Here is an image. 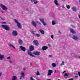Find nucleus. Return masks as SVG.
I'll list each match as a JSON object with an SVG mask.
<instances>
[{"mask_svg":"<svg viewBox=\"0 0 80 80\" xmlns=\"http://www.w3.org/2000/svg\"><path fill=\"white\" fill-rule=\"evenodd\" d=\"M14 22L16 23L17 24V26L20 29L22 28V26L21 25V23H20L16 19H14Z\"/></svg>","mask_w":80,"mask_h":80,"instance_id":"nucleus-1","label":"nucleus"},{"mask_svg":"<svg viewBox=\"0 0 80 80\" xmlns=\"http://www.w3.org/2000/svg\"><path fill=\"white\" fill-rule=\"evenodd\" d=\"M1 26L3 28L6 30H7V31H9L10 30V27L8 25H2Z\"/></svg>","mask_w":80,"mask_h":80,"instance_id":"nucleus-2","label":"nucleus"},{"mask_svg":"<svg viewBox=\"0 0 80 80\" xmlns=\"http://www.w3.org/2000/svg\"><path fill=\"white\" fill-rule=\"evenodd\" d=\"M1 7L4 11H6V10H8V8L6 7L5 6L2 4H1Z\"/></svg>","mask_w":80,"mask_h":80,"instance_id":"nucleus-3","label":"nucleus"},{"mask_svg":"<svg viewBox=\"0 0 80 80\" xmlns=\"http://www.w3.org/2000/svg\"><path fill=\"white\" fill-rule=\"evenodd\" d=\"M28 54L29 55L31 56V57H34V55L32 54V52H31V51H30V50H28Z\"/></svg>","mask_w":80,"mask_h":80,"instance_id":"nucleus-4","label":"nucleus"},{"mask_svg":"<svg viewBox=\"0 0 80 80\" xmlns=\"http://www.w3.org/2000/svg\"><path fill=\"white\" fill-rule=\"evenodd\" d=\"M12 34L13 36H17L18 35V33L17 31H13L12 32Z\"/></svg>","mask_w":80,"mask_h":80,"instance_id":"nucleus-5","label":"nucleus"},{"mask_svg":"<svg viewBox=\"0 0 80 80\" xmlns=\"http://www.w3.org/2000/svg\"><path fill=\"white\" fill-rule=\"evenodd\" d=\"M25 77V73L23 72H21L20 79H22V78H23Z\"/></svg>","mask_w":80,"mask_h":80,"instance_id":"nucleus-6","label":"nucleus"},{"mask_svg":"<svg viewBox=\"0 0 80 80\" xmlns=\"http://www.w3.org/2000/svg\"><path fill=\"white\" fill-rule=\"evenodd\" d=\"M33 43L36 46H38V42L37 40H34L33 41Z\"/></svg>","mask_w":80,"mask_h":80,"instance_id":"nucleus-7","label":"nucleus"},{"mask_svg":"<svg viewBox=\"0 0 80 80\" xmlns=\"http://www.w3.org/2000/svg\"><path fill=\"white\" fill-rule=\"evenodd\" d=\"M52 73H53V71L52 70H49L48 71V76H50V75H52Z\"/></svg>","mask_w":80,"mask_h":80,"instance_id":"nucleus-8","label":"nucleus"},{"mask_svg":"<svg viewBox=\"0 0 80 80\" xmlns=\"http://www.w3.org/2000/svg\"><path fill=\"white\" fill-rule=\"evenodd\" d=\"M54 2L57 7H58V6L59 5V4H58V1L57 0H54Z\"/></svg>","mask_w":80,"mask_h":80,"instance_id":"nucleus-9","label":"nucleus"},{"mask_svg":"<svg viewBox=\"0 0 80 80\" xmlns=\"http://www.w3.org/2000/svg\"><path fill=\"white\" fill-rule=\"evenodd\" d=\"M72 38L75 40H78V38L77 36H73L72 37Z\"/></svg>","mask_w":80,"mask_h":80,"instance_id":"nucleus-10","label":"nucleus"},{"mask_svg":"<svg viewBox=\"0 0 80 80\" xmlns=\"http://www.w3.org/2000/svg\"><path fill=\"white\" fill-rule=\"evenodd\" d=\"M48 47L46 46H44L42 47V50H47L48 49Z\"/></svg>","mask_w":80,"mask_h":80,"instance_id":"nucleus-11","label":"nucleus"},{"mask_svg":"<svg viewBox=\"0 0 80 80\" xmlns=\"http://www.w3.org/2000/svg\"><path fill=\"white\" fill-rule=\"evenodd\" d=\"M32 24L34 27H37V23L34 21H32L31 22Z\"/></svg>","mask_w":80,"mask_h":80,"instance_id":"nucleus-12","label":"nucleus"},{"mask_svg":"<svg viewBox=\"0 0 80 80\" xmlns=\"http://www.w3.org/2000/svg\"><path fill=\"white\" fill-rule=\"evenodd\" d=\"M18 43L20 45H22L23 43V41L21 39L18 40Z\"/></svg>","mask_w":80,"mask_h":80,"instance_id":"nucleus-13","label":"nucleus"},{"mask_svg":"<svg viewBox=\"0 0 80 80\" xmlns=\"http://www.w3.org/2000/svg\"><path fill=\"white\" fill-rule=\"evenodd\" d=\"M4 57H5V55L0 54V60H2L4 58Z\"/></svg>","mask_w":80,"mask_h":80,"instance_id":"nucleus-14","label":"nucleus"},{"mask_svg":"<svg viewBox=\"0 0 80 80\" xmlns=\"http://www.w3.org/2000/svg\"><path fill=\"white\" fill-rule=\"evenodd\" d=\"M33 54L35 55H39L40 54V52H36L33 53Z\"/></svg>","mask_w":80,"mask_h":80,"instance_id":"nucleus-15","label":"nucleus"},{"mask_svg":"<svg viewBox=\"0 0 80 80\" xmlns=\"http://www.w3.org/2000/svg\"><path fill=\"white\" fill-rule=\"evenodd\" d=\"M29 48L30 49L29 50L30 51H32L34 50V47H33V46L29 47Z\"/></svg>","mask_w":80,"mask_h":80,"instance_id":"nucleus-16","label":"nucleus"},{"mask_svg":"<svg viewBox=\"0 0 80 80\" xmlns=\"http://www.w3.org/2000/svg\"><path fill=\"white\" fill-rule=\"evenodd\" d=\"M72 9L74 12H77V8L75 7H73L72 8Z\"/></svg>","mask_w":80,"mask_h":80,"instance_id":"nucleus-17","label":"nucleus"},{"mask_svg":"<svg viewBox=\"0 0 80 80\" xmlns=\"http://www.w3.org/2000/svg\"><path fill=\"white\" fill-rule=\"evenodd\" d=\"M20 48H21V50H22L23 51V52H25V48L23 47V46H21L20 47Z\"/></svg>","mask_w":80,"mask_h":80,"instance_id":"nucleus-18","label":"nucleus"},{"mask_svg":"<svg viewBox=\"0 0 80 80\" xmlns=\"http://www.w3.org/2000/svg\"><path fill=\"white\" fill-rule=\"evenodd\" d=\"M70 32L72 33H75V31L72 29L71 28L70 29Z\"/></svg>","mask_w":80,"mask_h":80,"instance_id":"nucleus-19","label":"nucleus"},{"mask_svg":"<svg viewBox=\"0 0 80 80\" xmlns=\"http://www.w3.org/2000/svg\"><path fill=\"white\" fill-rule=\"evenodd\" d=\"M51 65L52 67H54V68H55L56 67V66H57V65L55 63H53Z\"/></svg>","mask_w":80,"mask_h":80,"instance_id":"nucleus-20","label":"nucleus"},{"mask_svg":"<svg viewBox=\"0 0 80 80\" xmlns=\"http://www.w3.org/2000/svg\"><path fill=\"white\" fill-rule=\"evenodd\" d=\"M39 30V32H40L42 34V35H44V31H43V30L42 29H40Z\"/></svg>","mask_w":80,"mask_h":80,"instance_id":"nucleus-21","label":"nucleus"},{"mask_svg":"<svg viewBox=\"0 0 80 80\" xmlns=\"http://www.w3.org/2000/svg\"><path fill=\"white\" fill-rule=\"evenodd\" d=\"M26 10L27 12H28L29 13H32V10H28V8H26Z\"/></svg>","mask_w":80,"mask_h":80,"instance_id":"nucleus-22","label":"nucleus"},{"mask_svg":"<svg viewBox=\"0 0 80 80\" xmlns=\"http://www.w3.org/2000/svg\"><path fill=\"white\" fill-rule=\"evenodd\" d=\"M12 80H17V77L14 76H13L12 78Z\"/></svg>","mask_w":80,"mask_h":80,"instance_id":"nucleus-23","label":"nucleus"},{"mask_svg":"<svg viewBox=\"0 0 80 80\" xmlns=\"http://www.w3.org/2000/svg\"><path fill=\"white\" fill-rule=\"evenodd\" d=\"M52 24L53 25H55L56 24V21L55 20L52 21Z\"/></svg>","mask_w":80,"mask_h":80,"instance_id":"nucleus-24","label":"nucleus"},{"mask_svg":"<svg viewBox=\"0 0 80 80\" xmlns=\"http://www.w3.org/2000/svg\"><path fill=\"white\" fill-rule=\"evenodd\" d=\"M65 65V62L62 61L61 64H60V66H63Z\"/></svg>","mask_w":80,"mask_h":80,"instance_id":"nucleus-25","label":"nucleus"},{"mask_svg":"<svg viewBox=\"0 0 80 80\" xmlns=\"http://www.w3.org/2000/svg\"><path fill=\"white\" fill-rule=\"evenodd\" d=\"M39 20H40V22H42V23H43L44 22V19H41V18H39Z\"/></svg>","mask_w":80,"mask_h":80,"instance_id":"nucleus-26","label":"nucleus"},{"mask_svg":"<svg viewBox=\"0 0 80 80\" xmlns=\"http://www.w3.org/2000/svg\"><path fill=\"white\" fill-rule=\"evenodd\" d=\"M35 74L36 75H40V73L38 71H37V72H35Z\"/></svg>","mask_w":80,"mask_h":80,"instance_id":"nucleus-27","label":"nucleus"},{"mask_svg":"<svg viewBox=\"0 0 80 80\" xmlns=\"http://www.w3.org/2000/svg\"><path fill=\"white\" fill-rule=\"evenodd\" d=\"M66 8H68V9H70V5L66 4Z\"/></svg>","mask_w":80,"mask_h":80,"instance_id":"nucleus-28","label":"nucleus"},{"mask_svg":"<svg viewBox=\"0 0 80 80\" xmlns=\"http://www.w3.org/2000/svg\"><path fill=\"white\" fill-rule=\"evenodd\" d=\"M35 35L36 36V37H40V34H39L38 33H36L35 34Z\"/></svg>","mask_w":80,"mask_h":80,"instance_id":"nucleus-29","label":"nucleus"},{"mask_svg":"<svg viewBox=\"0 0 80 80\" xmlns=\"http://www.w3.org/2000/svg\"><path fill=\"white\" fill-rule=\"evenodd\" d=\"M9 46L11 47H12V48H14V49H15V47H14V46H13V45H12V44H10Z\"/></svg>","mask_w":80,"mask_h":80,"instance_id":"nucleus-30","label":"nucleus"},{"mask_svg":"<svg viewBox=\"0 0 80 80\" xmlns=\"http://www.w3.org/2000/svg\"><path fill=\"white\" fill-rule=\"evenodd\" d=\"M64 75L65 77H66V76H69V74H68V73H65L64 74Z\"/></svg>","mask_w":80,"mask_h":80,"instance_id":"nucleus-31","label":"nucleus"},{"mask_svg":"<svg viewBox=\"0 0 80 80\" xmlns=\"http://www.w3.org/2000/svg\"><path fill=\"white\" fill-rule=\"evenodd\" d=\"M51 37L52 39H53V38H54V36L53 35H51Z\"/></svg>","mask_w":80,"mask_h":80,"instance_id":"nucleus-32","label":"nucleus"},{"mask_svg":"<svg viewBox=\"0 0 80 80\" xmlns=\"http://www.w3.org/2000/svg\"><path fill=\"white\" fill-rule=\"evenodd\" d=\"M42 24L44 25H45V26L47 25V23H46V22H42Z\"/></svg>","mask_w":80,"mask_h":80,"instance_id":"nucleus-33","label":"nucleus"},{"mask_svg":"<svg viewBox=\"0 0 80 80\" xmlns=\"http://www.w3.org/2000/svg\"><path fill=\"white\" fill-rule=\"evenodd\" d=\"M30 80H35L34 78H33V77H31L30 78Z\"/></svg>","mask_w":80,"mask_h":80,"instance_id":"nucleus-34","label":"nucleus"},{"mask_svg":"<svg viewBox=\"0 0 80 80\" xmlns=\"http://www.w3.org/2000/svg\"><path fill=\"white\" fill-rule=\"evenodd\" d=\"M61 7L62 8L65 9V6H64V5H63L61 6Z\"/></svg>","mask_w":80,"mask_h":80,"instance_id":"nucleus-35","label":"nucleus"},{"mask_svg":"<svg viewBox=\"0 0 80 80\" xmlns=\"http://www.w3.org/2000/svg\"><path fill=\"white\" fill-rule=\"evenodd\" d=\"M38 1H36L34 3V4H37V3H38Z\"/></svg>","mask_w":80,"mask_h":80,"instance_id":"nucleus-36","label":"nucleus"},{"mask_svg":"<svg viewBox=\"0 0 80 80\" xmlns=\"http://www.w3.org/2000/svg\"><path fill=\"white\" fill-rule=\"evenodd\" d=\"M36 23H38V24H41V23H40V22H39V21H36Z\"/></svg>","mask_w":80,"mask_h":80,"instance_id":"nucleus-37","label":"nucleus"},{"mask_svg":"<svg viewBox=\"0 0 80 80\" xmlns=\"http://www.w3.org/2000/svg\"><path fill=\"white\" fill-rule=\"evenodd\" d=\"M58 32L60 34H62V32H60V30H58Z\"/></svg>","mask_w":80,"mask_h":80,"instance_id":"nucleus-38","label":"nucleus"},{"mask_svg":"<svg viewBox=\"0 0 80 80\" xmlns=\"http://www.w3.org/2000/svg\"><path fill=\"white\" fill-rule=\"evenodd\" d=\"M10 59V57L9 56L7 57V59H8V60H9V59Z\"/></svg>","mask_w":80,"mask_h":80,"instance_id":"nucleus-39","label":"nucleus"},{"mask_svg":"<svg viewBox=\"0 0 80 80\" xmlns=\"http://www.w3.org/2000/svg\"><path fill=\"white\" fill-rule=\"evenodd\" d=\"M2 75V72H0V77H1Z\"/></svg>","mask_w":80,"mask_h":80,"instance_id":"nucleus-40","label":"nucleus"},{"mask_svg":"<svg viewBox=\"0 0 80 80\" xmlns=\"http://www.w3.org/2000/svg\"><path fill=\"white\" fill-rule=\"evenodd\" d=\"M9 62L10 63H12V60H10L9 61Z\"/></svg>","mask_w":80,"mask_h":80,"instance_id":"nucleus-41","label":"nucleus"},{"mask_svg":"<svg viewBox=\"0 0 80 80\" xmlns=\"http://www.w3.org/2000/svg\"><path fill=\"white\" fill-rule=\"evenodd\" d=\"M68 80H73V78L69 79Z\"/></svg>","mask_w":80,"mask_h":80,"instance_id":"nucleus-42","label":"nucleus"},{"mask_svg":"<svg viewBox=\"0 0 80 80\" xmlns=\"http://www.w3.org/2000/svg\"><path fill=\"white\" fill-rule=\"evenodd\" d=\"M72 28H75V27L74 25H72Z\"/></svg>","mask_w":80,"mask_h":80,"instance_id":"nucleus-43","label":"nucleus"},{"mask_svg":"<svg viewBox=\"0 0 80 80\" xmlns=\"http://www.w3.org/2000/svg\"><path fill=\"white\" fill-rule=\"evenodd\" d=\"M1 23H2V24H5V23H6V22H2Z\"/></svg>","mask_w":80,"mask_h":80,"instance_id":"nucleus-44","label":"nucleus"},{"mask_svg":"<svg viewBox=\"0 0 80 80\" xmlns=\"http://www.w3.org/2000/svg\"><path fill=\"white\" fill-rule=\"evenodd\" d=\"M49 57H52V55H49Z\"/></svg>","mask_w":80,"mask_h":80,"instance_id":"nucleus-45","label":"nucleus"},{"mask_svg":"<svg viewBox=\"0 0 80 80\" xmlns=\"http://www.w3.org/2000/svg\"><path fill=\"white\" fill-rule=\"evenodd\" d=\"M25 68H23V70L24 71H25Z\"/></svg>","mask_w":80,"mask_h":80,"instance_id":"nucleus-46","label":"nucleus"},{"mask_svg":"<svg viewBox=\"0 0 80 80\" xmlns=\"http://www.w3.org/2000/svg\"><path fill=\"white\" fill-rule=\"evenodd\" d=\"M65 72H66V71H64L62 73H64Z\"/></svg>","mask_w":80,"mask_h":80,"instance_id":"nucleus-47","label":"nucleus"},{"mask_svg":"<svg viewBox=\"0 0 80 80\" xmlns=\"http://www.w3.org/2000/svg\"><path fill=\"white\" fill-rule=\"evenodd\" d=\"M2 13H4V11H2Z\"/></svg>","mask_w":80,"mask_h":80,"instance_id":"nucleus-48","label":"nucleus"},{"mask_svg":"<svg viewBox=\"0 0 80 80\" xmlns=\"http://www.w3.org/2000/svg\"><path fill=\"white\" fill-rule=\"evenodd\" d=\"M56 72H57V71H56V70H55L54 71V73H56Z\"/></svg>","mask_w":80,"mask_h":80,"instance_id":"nucleus-49","label":"nucleus"},{"mask_svg":"<svg viewBox=\"0 0 80 80\" xmlns=\"http://www.w3.org/2000/svg\"><path fill=\"white\" fill-rule=\"evenodd\" d=\"M48 45L49 47H51V46L50 45V44H48Z\"/></svg>","mask_w":80,"mask_h":80,"instance_id":"nucleus-50","label":"nucleus"},{"mask_svg":"<svg viewBox=\"0 0 80 80\" xmlns=\"http://www.w3.org/2000/svg\"><path fill=\"white\" fill-rule=\"evenodd\" d=\"M78 58H80V56H78Z\"/></svg>","mask_w":80,"mask_h":80,"instance_id":"nucleus-51","label":"nucleus"},{"mask_svg":"<svg viewBox=\"0 0 80 80\" xmlns=\"http://www.w3.org/2000/svg\"><path fill=\"white\" fill-rule=\"evenodd\" d=\"M31 0V1H35V0Z\"/></svg>","mask_w":80,"mask_h":80,"instance_id":"nucleus-52","label":"nucleus"},{"mask_svg":"<svg viewBox=\"0 0 80 80\" xmlns=\"http://www.w3.org/2000/svg\"><path fill=\"white\" fill-rule=\"evenodd\" d=\"M75 77H76V78H77V76H75Z\"/></svg>","mask_w":80,"mask_h":80,"instance_id":"nucleus-53","label":"nucleus"},{"mask_svg":"<svg viewBox=\"0 0 80 80\" xmlns=\"http://www.w3.org/2000/svg\"><path fill=\"white\" fill-rule=\"evenodd\" d=\"M51 80L50 79H47V80Z\"/></svg>","mask_w":80,"mask_h":80,"instance_id":"nucleus-54","label":"nucleus"},{"mask_svg":"<svg viewBox=\"0 0 80 80\" xmlns=\"http://www.w3.org/2000/svg\"><path fill=\"white\" fill-rule=\"evenodd\" d=\"M65 78H67V77H65Z\"/></svg>","mask_w":80,"mask_h":80,"instance_id":"nucleus-55","label":"nucleus"},{"mask_svg":"<svg viewBox=\"0 0 80 80\" xmlns=\"http://www.w3.org/2000/svg\"><path fill=\"white\" fill-rule=\"evenodd\" d=\"M0 18H1V17H0Z\"/></svg>","mask_w":80,"mask_h":80,"instance_id":"nucleus-56","label":"nucleus"},{"mask_svg":"<svg viewBox=\"0 0 80 80\" xmlns=\"http://www.w3.org/2000/svg\"><path fill=\"white\" fill-rule=\"evenodd\" d=\"M79 2H80V0H79Z\"/></svg>","mask_w":80,"mask_h":80,"instance_id":"nucleus-57","label":"nucleus"}]
</instances>
